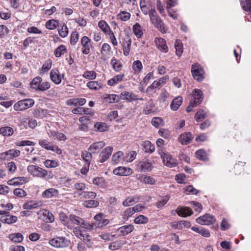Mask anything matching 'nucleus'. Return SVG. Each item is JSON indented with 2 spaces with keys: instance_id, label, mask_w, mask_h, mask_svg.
Here are the masks:
<instances>
[{
  "instance_id": "nucleus-1",
  "label": "nucleus",
  "mask_w": 251,
  "mask_h": 251,
  "mask_svg": "<svg viewBox=\"0 0 251 251\" xmlns=\"http://www.w3.org/2000/svg\"><path fill=\"white\" fill-rule=\"evenodd\" d=\"M60 217L63 224L70 229L75 227L76 225L80 226V223L82 222V218L75 215H70L68 217L64 214H62Z\"/></svg>"
},
{
  "instance_id": "nucleus-2",
  "label": "nucleus",
  "mask_w": 251,
  "mask_h": 251,
  "mask_svg": "<svg viewBox=\"0 0 251 251\" xmlns=\"http://www.w3.org/2000/svg\"><path fill=\"white\" fill-rule=\"evenodd\" d=\"M27 171L33 177L49 179L52 176L48 175V171L38 166L29 165L27 167Z\"/></svg>"
},
{
  "instance_id": "nucleus-3",
  "label": "nucleus",
  "mask_w": 251,
  "mask_h": 251,
  "mask_svg": "<svg viewBox=\"0 0 251 251\" xmlns=\"http://www.w3.org/2000/svg\"><path fill=\"white\" fill-rule=\"evenodd\" d=\"M30 86L35 91L44 92L50 87V84L48 81L42 82V78L37 76L32 79L30 82Z\"/></svg>"
},
{
  "instance_id": "nucleus-4",
  "label": "nucleus",
  "mask_w": 251,
  "mask_h": 251,
  "mask_svg": "<svg viewBox=\"0 0 251 251\" xmlns=\"http://www.w3.org/2000/svg\"><path fill=\"white\" fill-rule=\"evenodd\" d=\"M158 151L161 155V157L165 165L170 168L174 167L177 165V163L176 159L173 157L172 155L168 152H163L162 149L159 150Z\"/></svg>"
},
{
  "instance_id": "nucleus-5",
  "label": "nucleus",
  "mask_w": 251,
  "mask_h": 251,
  "mask_svg": "<svg viewBox=\"0 0 251 251\" xmlns=\"http://www.w3.org/2000/svg\"><path fill=\"white\" fill-rule=\"evenodd\" d=\"M34 104V100L32 99H25L18 101L13 106L15 111H21L31 107Z\"/></svg>"
},
{
  "instance_id": "nucleus-6",
  "label": "nucleus",
  "mask_w": 251,
  "mask_h": 251,
  "mask_svg": "<svg viewBox=\"0 0 251 251\" xmlns=\"http://www.w3.org/2000/svg\"><path fill=\"white\" fill-rule=\"evenodd\" d=\"M38 143L42 148L47 150L52 151L59 155L62 153V150L58 146L53 145L48 140L44 139H40L38 141Z\"/></svg>"
},
{
  "instance_id": "nucleus-7",
  "label": "nucleus",
  "mask_w": 251,
  "mask_h": 251,
  "mask_svg": "<svg viewBox=\"0 0 251 251\" xmlns=\"http://www.w3.org/2000/svg\"><path fill=\"white\" fill-rule=\"evenodd\" d=\"M191 72L195 79L201 81L204 78V71L202 67L198 63L192 65Z\"/></svg>"
},
{
  "instance_id": "nucleus-8",
  "label": "nucleus",
  "mask_w": 251,
  "mask_h": 251,
  "mask_svg": "<svg viewBox=\"0 0 251 251\" xmlns=\"http://www.w3.org/2000/svg\"><path fill=\"white\" fill-rule=\"evenodd\" d=\"M73 232L75 236L83 241L86 244L87 242H90V235L87 233L84 232L80 226L73 227Z\"/></svg>"
},
{
  "instance_id": "nucleus-9",
  "label": "nucleus",
  "mask_w": 251,
  "mask_h": 251,
  "mask_svg": "<svg viewBox=\"0 0 251 251\" xmlns=\"http://www.w3.org/2000/svg\"><path fill=\"white\" fill-rule=\"evenodd\" d=\"M81 51L83 54L87 55L90 53L91 48L92 47L91 41L86 36H84L81 39Z\"/></svg>"
},
{
  "instance_id": "nucleus-10",
  "label": "nucleus",
  "mask_w": 251,
  "mask_h": 251,
  "mask_svg": "<svg viewBox=\"0 0 251 251\" xmlns=\"http://www.w3.org/2000/svg\"><path fill=\"white\" fill-rule=\"evenodd\" d=\"M94 218L96 221L94 223L95 228H101L107 225L109 223V220L105 219L104 214L101 213L96 215Z\"/></svg>"
},
{
  "instance_id": "nucleus-11",
  "label": "nucleus",
  "mask_w": 251,
  "mask_h": 251,
  "mask_svg": "<svg viewBox=\"0 0 251 251\" xmlns=\"http://www.w3.org/2000/svg\"><path fill=\"white\" fill-rule=\"evenodd\" d=\"M50 244L55 248H63L68 246V240L65 237H56L50 240Z\"/></svg>"
},
{
  "instance_id": "nucleus-12",
  "label": "nucleus",
  "mask_w": 251,
  "mask_h": 251,
  "mask_svg": "<svg viewBox=\"0 0 251 251\" xmlns=\"http://www.w3.org/2000/svg\"><path fill=\"white\" fill-rule=\"evenodd\" d=\"M215 220L214 216L209 214H206L197 218L196 222L200 225H209L213 224Z\"/></svg>"
},
{
  "instance_id": "nucleus-13",
  "label": "nucleus",
  "mask_w": 251,
  "mask_h": 251,
  "mask_svg": "<svg viewBox=\"0 0 251 251\" xmlns=\"http://www.w3.org/2000/svg\"><path fill=\"white\" fill-rule=\"evenodd\" d=\"M20 154V151L18 150H9L0 154V158L1 159L10 160L18 157Z\"/></svg>"
},
{
  "instance_id": "nucleus-14",
  "label": "nucleus",
  "mask_w": 251,
  "mask_h": 251,
  "mask_svg": "<svg viewBox=\"0 0 251 251\" xmlns=\"http://www.w3.org/2000/svg\"><path fill=\"white\" fill-rule=\"evenodd\" d=\"M113 148L110 146L105 148L99 154V162L103 163L107 160L111 155Z\"/></svg>"
},
{
  "instance_id": "nucleus-15",
  "label": "nucleus",
  "mask_w": 251,
  "mask_h": 251,
  "mask_svg": "<svg viewBox=\"0 0 251 251\" xmlns=\"http://www.w3.org/2000/svg\"><path fill=\"white\" fill-rule=\"evenodd\" d=\"M43 205L42 201H30L25 203L23 207L25 210L37 209L41 207Z\"/></svg>"
},
{
  "instance_id": "nucleus-16",
  "label": "nucleus",
  "mask_w": 251,
  "mask_h": 251,
  "mask_svg": "<svg viewBox=\"0 0 251 251\" xmlns=\"http://www.w3.org/2000/svg\"><path fill=\"white\" fill-rule=\"evenodd\" d=\"M154 42L161 51L166 53L168 51L169 49L167 45L166 40L161 37H156L155 38Z\"/></svg>"
},
{
  "instance_id": "nucleus-17",
  "label": "nucleus",
  "mask_w": 251,
  "mask_h": 251,
  "mask_svg": "<svg viewBox=\"0 0 251 251\" xmlns=\"http://www.w3.org/2000/svg\"><path fill=\"white\" fill-rule=\"evenodd\" d=\"M113 172L115 175L127 176L132 173V170L129 168L119 167L115 169Z\"/></svg>"
},
{
  "instance_id": "nucleus-18",
  "label": "nucleus",
  "mask_w": 251,
  "mask_h": 251,
  "mask_svg": "<svg viewBox=\"0 0 251 251\" xmlns=\"http://www.w3.org/2000/svg\"><path fill=\"white\" fill-rule=\"evenodd\" d=\"M105 146V143L103 141L95 142L89 146L88 150L93 154L97 153Z\"/></svg>"
},
{
  "instance_id": "nucleus-19",
  "label": "nucleus",
  "mask_w": 251,
  "mask_h": 251,
  "mask_svg": "<svg viewBox=\"0 0 251 251\" xmlns=\"http://www.w3.org/2000/svg\"><path fill=\"white\" fill-rule=\"evenodd\" d=\"M50 78L55 84L58 85L61 83L62 77L60 75L59 71L57 69H52L50 72Z\"/></svg>"
},
{
  "instance_id": "nucleus-20",
  "label": "nucleus",
  "mask_w": 251,
  "mask_h": 251,
  "mask_svg": "<svg viewBox=\"0 0 251 251\" xmlns=\"http://www.w3.org/2000/svg\"><path fill=\"white\" fill-rule=\"evenodd\" d=\"M28 181V179L25 177H14L7 181V184L9 185L18 186L25 184Z\"/></svg>"
},
{
  "instance_id": "nucleus-21",
  "label": "nucleus",
  "mask_w": 251,
  "mask_h": 251,
  "mask_svg": "<svg viewBox=\"0 0 251 251\" xmlns=\"http://www.w3.org/2000/svg\"><path fill=\"white\" fill-rule=\"evenodd\" d=\"M59 192L58 190L54 188H49L45 190L42 194V198L44 199H50L57 197Z\"/></svg>"
},
{
  "instance_id": "nucleus-22",
  "label": "nucleus",
  "mask_w": 251,
  "mask_h": 251,
  "mask_svg": "<svg viewBox=\"0 0 251 251\" xmlns=\"http://www.w3.org/2000/svg\"><path fill=\"white\" fill-rule=\"evenodd\" d=\"M176 212L179 216L184 217L191 216L193 213L192 209L188 207L178 206L176 209Z\"/></svg>"
},
{
  "instance_id": "nucleus-23",
  "label": "nucleus",
  "mask_w": 251,
  "mask_h": 251,
  "mask_svg": "<svg viewBox=\"0 0 251 251\" xmlns=\"http://www.w3.org/2000/svg\"><path fill=\"white\" fill-rule=\"evenodd\" d=\"M138 168L141 172H150L152 170L153 166L151 162L149 161H142L138 164Z\"/></svg>"
},
{
  "instance_id": "nucleus-24",
  "label": "nucleus",
  "mask_w": 251,
  "mask_h": 251,
  "mask_svg": "<svg viewBox=\"0 0 251 251\" xmlns=\"http://www.w3.org/2000/svg\"><path fill=\"white\" fill-rule=\"evenodd\" d=\"M86 102V100L84 98L80 99H71L68 100L66 101V104L68 105H72L74 106H82Z\"/></svg>"
},
{
  "instance_id": "nucleus-25",
  "label": "nucleus",
  "mask_w": 251,
  "mask_h": 251,
  "mask_svg": "<svg viewBox=\"0 0 251 251\" xmlns=\"http://www.w3.org/2000/svg\"><path fill=\"white\" fill-rule=\"evenodd\" d=\"M173 228L178 229H182L184 227L189 228L191 224L189 222L186 221H181L179 222H174L171 224Z\"/></svg>"
},
{
  "instance_id": "nucleus-26",
  "label": "nucleus",
  "mask_w": 251,
  "mask_h": 251,
  "mask_svg": "<svg viewBox=\"0 0 251 251\" xmlns=\"http://www.w3.org/2000/svg\"><path fill=\"white\" fill-rule=\"evenodd\" d=\"M193 138V137L192 134L189 132H187L180 135L179 137V141L182 144L187 145L191 142Z\"/></svg>"
},
{
  "instance_id": "nucleus-27",
  "label": "nucleus",
  "mask_w": 251,
  "mask_h": 251,
  "mask_svg": "<svg viewBox=\"0 0 251 251\" xmlns=\"http://www.w3.org/2000/svg\"><path fill=\"white\" fill-rule=\"evenodd\" d=\"M193 97L194 100H196L197 104H200L203 100V94L201 90L200 89H194L193 92Z\"/></svg>"
},
{
  "instance_id": "nucleus-28",
  "label": "nucleus",
  "mask_w": 251,
  "mask_h": 251,
  "mask_svg": "<svg viewBox=\"0 0 251 251\" xmlns=\"http://www.w3.org/2000/svg\"><path fill=\"white\" fill-rule=\"evenodd\" d=\"M132 30L134 35L137 38H141L143 35L142 26L138 23H136L132 27Z\"/></svg>"
},
{
  "instance_id": "nucleus-29",
  "label": "nucleus",
  "mask_w": 251,
  "mask_h": 251,
  "mask_svg": "<svg viewBox=\"0 0 251 251\" xmlns=\"http://www.w3.org/2000/svg\"><path fill=\"white\" fill-rule=\"evenodd\" d=\"M131 44V39L128 37L123 41L122 46L123 48V53L126 56L129 54L130 50Z\"/></svg>"
},
{
  "instance_id": "nucleus-30",
  "label": "nucleus",
  "mask_w": 251,
  "mask_h": 251,
  "mask_svg": "<svg viewBox=\"0 0 251 251\" xmlns=\"http://www.w3.org/2000/svg\"><path fill=\"white\" fill-rule=\"evenodd\" d=\"M182 98L181 97H177L175 98L172 101L170 107L173 111L177 110L182 102Z\"/></svg>"
},
{
  "instance_id": "nucleus-31",
  "label": "nucleus",
  "mask_w": 251,
  "mask_h": 251,
  "mask_svg": "<svg viewBox=\"0 0 251 251\" xmlns=\"http://www.w3.org/2000/svg\"><path fill=\"white\" fill-rule=\"evenodd\" d=\"M134 228V226L132 225H128L119 227L118 231H119L122 235H126L131 233L133 230Z\"/></svg>"
},
{
  "instance_id": "nucleus-32",
  "label": "nucleus",
  "mask_w": 251,
  "mask_h": 251,
  "mask_svg": "<svg viewBox=\"0 0 251 251\" xmlns=\"http://www.w3.org/2000/svg\"><path fill=\"white\" fill-rule=\"evenodd\" d=\"M92 153L91 151H84L82 152L81 157L83 160L87 164L90 166L91 160L92 159Z\"/></svg>"
},
{
  "instance_id": "nucleus-33",
  "label": "nucleus",
  "mask_w": 251,
  "mask_h": 251,
  "mask_svg": "<svg viewBox=\"0 0 251 251\" xmlns=\"http://www.w3.org/2000/svg\"><path fill=\"white\" fill-rule=\"evenodd\" d=\"M98 26L105 34H109L111 31L110 27L107 23L104 20H100L98 23Z\"/></svg>"
},
{
  "instance_id": "nucleus-34",
  "label": "nucleus",
  "mask_w": 251,
  "mask_h": 251,
  "mask_svg": "<svg viewBox=\"0 0 251 251\" xmlns=\"http://www.w3.org/2000/svg\"><path fill=\"white\" fill-rule=\"evenodd\" d=\"M17 221V217L15 216H11L6 215L4 216H2L0 218V222L7 224H11L15 223Z\"/></svg>"
},
{
  "instance_id": "nucleus-35",
  "label": "nucleus",
  "mask_w": 251,
  "mask_h": 251,
  "mask_svg": "<svg viewBox=\"0 0 251 251\" xmlns=\"http://www.w3.org/2000/svg\"><path fill=\"white\" fill-rule=\"evenodd\" d=\"M191 229L203 237H209L210 235L209 231L202 227L193 226L191 227Z\"/></svg>"
},
{
  "instance_id": "nucleus-36",
  "label": "nucleus",
  "mask_w": 251,
  "mask_h": 251,
  "mask_svg": "<svg viewBox=\"0 0 251 251\" xmlns=\"http://www.w3.org/2000/svg\"><path fill=\"white\" fill-rule=\"evenodd\" d=\"M60 28L58 29V34L62 38L67 37L69 33V29L67 25L65 23H62L60 25Z\"/></svg>"
},
{
  "instance_id": "nucleus-37",
  "label": "nucleus",
  "mask_w": 251,
  "mask_h": 251,
  "mask_svg": "<svg viewBox=\"0 0 251 251\" xmlns=\"http://www.w3.org/2000/svg\"><path fill=\"white\" fill-rule=\"evenodd\" d=\"M145 151L148 153H152L155 151V147L149 141H145L142 144Z\"/></svg>"
},
{
  "instance_id": "nucleus-38",
  "label": "nucleus",
  "mask_w": 251,
  "mask_h": 251,
  "mask_svg": "<svg viewBox=\"0 0 251 251\" xmlns=\"http://www.w3.org/2000/svg\"><path fill=\"white\" fill-rule=\"evenodd\" d=\"M139 198L137 196L128 197L123 202V205L124 206H129L133 204V202L139 201Z\"/></svg>"
},
{
  "instance_id": "nucleus-39",
  "label": "nucleus",
  "mask_w": 251,
  "mask_h": 251,
  "mask_svg": "<svg viewBox=\"0 0 251 251\" xmlns=\"http://www.w3.org/2000/svg\"><path fill=\"white\" fill-rule=\"evenodd\" d=\"M9 239L15 243H21L23 240V236L22 234L20 233H15L9 235Z\"/></svg>"
},
{
  "instance_id": "nucleus-40",
  "label": "nucleus",
  "mask_w": 251,
  "mask_h": 251,
  "mask_svg": "<svg viewBox=\"0 0 251 251\" xmlns=\"http://www.w3.org/2000/svg\"><path fill=\"white\" fill-rule=\"evenodd\" d=\"M59 25V22L54 19L50 20L46 23V28L50 30L54 29Z\"/></svg>"
},
{
  "instance_id": "nucleus-41",
  "label": "nucleus",
  "mask_w": 251,
  "mask_h": 251,
  "mask_svg": "<svg viewBox=\"0 0 251 251\" xmlns=\"http://www.w3.org/2000/svg\"><path fill=\"white\" fill-rule=\"evenodd\" d=\"M124 75H118L116 76H114L113 78L110 79L108 81V85L110 86L115 85V84H117L118 83L122 81L124 77Z\"/></svg>"
},
{
  "instance_id": "nucleus-42",
  "label": "nucleus",
  "mask_w": 251,
  "mask_h": 251,
  "mask_svg": "<svg viewBox=\"0 0 251 251\" xmlns=\"http://www.w3.org/2000/svg\"><path fill=\"white\" fill-rule=\"evenodd\" d=\"M196 157L199 160L206 161L208 160V156L204 150L201 149L197 151L195 153Z\"/></svg>"
},
{
  "instance_id": "nucleus-43",
  "label": "nucleus",
  "mask_w": 251,
  "mask_h": 251,
  "mask_svg": "<svg viewBox=\"0 0 251 251\" xmlns=\"http://www.w3.org/2000/svg\"><path fill=\"white\" fill-rule=\"evenodd\" d=\"M44 164L48 168H56L59 166L58 162L55 160H46L44 162Z\"/></svg>"
},
{
  "instance_id": "nucleus-44",
  "label": "nucleus",
  "mask_w": 251,
  "mask_h": 251,
  "mask_svg": "<svg viewBox=\"0 0 251 251\" xmlns=\"http://www.w3.org/2000/svg\"><path fill=\"white\" fill-rule=\"evenodd\" d=\"M132 69L135 74H139L143 69V65L141 62L139 60L134 61L132 64Z\"/></svg>"
},
{
  "instance_id": "nucleus-45",
  "label": "nucleus",
  "mask_w": 251,
  "mask_h": 251,
  "mask_svg": "<svg viewBox=\"0 0 251 251\" xmlns=\"http://www.w3.org/2000/svg\"><path fill=\"white\" fill-rule=\"evenodd\" d=\"M13 133V129L9 126H4L0 128V134L4 136H10Z\"/></svg>"
},
{
  "instance_id": "nucleus-46",
  "label": "nucleus",
  "mask_w": 251,
  "mask_h": 251,
  "mask_svg": "<svg viewBox=\"0 0 251 251\" xmlns=\"http://www.w3.org/2000/svg\"><path fill=\"white\" fill-rule=\"evenodd\" d=\"M105 100L108 103H115L120 100V98L117 95L109 94L105 98Z\"/></svg>"
},
{
  "instance_id": "nucleus-47",
  "label": "nucleus",
  "mask_w": 251,
  "mask_h": 251,
  "mask_svg": "<svg viewBox=\"0 0 251 251\" xmlns=\"http://www.w3.org/2000/svg\"><path fill=\"white\" fill-rule=\"evenodd\" d=\"M123 152L121 151L116 152L112 157L113 162L116 164L118 163L123 160Z\"/></svg>"
},
{
  "instance_id": "nucleus-48",
  "label": "nucleus",
  "mask_w": 251,
  "mask_h": 251,
  "mask_svg": "<svg viewBox=\"0 0 251 251\" xmlns=\"http://www.w3.org/2000/svg\"><path fill=\"white\" fill-rule=\"evenodd\" d=\"M66 51V47L64 45H60L57 47L54 51V54L56 57H60L64 54Z\"/></svg>"
},
{
  "instance_id": "nucleus-49",
  "label": "nucleus",
  "mask_w": 251,
  "mask_h": 251,
  "mask_svg": "<svg viewBox=\"0 0 251 251\" xmlns=\"http://www.w3.org/2000/svg\"><path fill=\"white\" fill-rule=\"evenodd\" d=\"M111 50V47L109 44L107 43H104L102 47L101 50V54L104 56L106 57L110 54Z\"/></svg>"
},
{
  "instance_id": "nucleus-50",
  "label": "nucleus",
  "mask_w": 251,
  "mask_h": 251,
  "mask_svg": "<svg viewBox=\"0 0 251 251\" xmlns=\"http://www.w3.org/2000/svg\"><path fill=\"white\" fill-rule=\"evenodd\" d=\"M83 205L87 208L97 207L99 205V202L95 200H87L84 202Z\"/></svg>"
},
{
  "instance_id": "nucleus-51",
  "label": "nucleus",
  "mask_w": 251,
  "mask_h": 251,
  "mask_svg": "<svg viewBox=\"0 0 251 251\" xmlns=\"http://www.w3.org/2000/svg\"><path fill=\"white\" fill-rule=\"evenodd\" d=\"M175 47L176 49V53L178 56H180L183 52L182 44L180 40H176L175 42Z\"/></svg>"
},
{
  "instance_id": "nucleus-52",
  "label": "nucleus",
  "mask_w": 251,
  "mask_h": 251,
  "mask_svg": "<svg viewBox=\"0 0 251 251\" xmlns=\"http://www.w3.org/2000/svg\"><path fill=\"white\" fill-rule=\"evenodd\" d=\"M79 226L81 227V229H84L86 230H91L94 228V227H95L94 223L90 224L84 221L82 219V222L80 223Z\"/></svg>"
},
{
  "instance_id": "nucleus-53",
  "label": "nucleus",
  "mask_w": 251,
  "mask_h": 251,
  "mask_svg": "<svg viewBox=\"0 0 251 251\" xmlns=\"http://www.w3.org/2000/svg\"><path fill=\"white\" fill-rule=\"evenodd\" d=\"M206 117V112L203 109L199 110L195 114V119L197 122H201Z\"/></svg>"
},
{
  "instance_id": "nucleus-54",
  "label": "nucleus",
  "mask_w": 251,
  "mask_h": 251,
  "mask_svg": "<svg viewBox=\"0 0 251 251\" xmlns=\"http://www.w3.org/2000/svg\"><path fill=\"white\" fill-rule=\"evenodd\" d=\"M87 86L93 90H99L101 88V86L100 83L97 81H92L87 83Z\"/></svg>"
},
{
  "instance_id": "nucleus-55",
  "label": "nucleus",
  "mask_w": 251,
  "mask_h": 251,
  "mask_svg": "<svg viewBox=\"0 0 251 251\" xmlns=\"http://www.w3.org/2000/svg\"><path fill=\"white\" fill-rule=\"evenodd\" d=\"M140 177L143 179V182L146 184L153 185L155 183V180L151 176L142 175Z\"/></svg>"
},
{
  "instance_id": "nucleus-56",
  "label": "nucleus",
  "mask_w": 251,
  "mask_h": 251,
  "mask_svg": "<svg viewBox=\"0 0 251 251\" xmlns=\"http://www.w3.org/2000/svg\"><path fill=\"white\" fill-rule=\"evenodd\" d=\"M122 99L124 100L131 101L135 100V96L129 92H123L121 94Z\"/></svg>"
},
{
  "instance_id": "nucleus-57",
  "label": "nucleus",
  "mask_w": 251,
  "mask_h": 251,
  "mask_svg": "<svg viewBox=\"0 0 251 251\" xmlns=\"http://www.w3.org/2000/svg\"><path fill=\"white\" fill-rule=\"evenodd\" d=\"M117 17L123 21H127L130 18V14L125 11H123L118 14Z\"/></svg>"
},
{
  "instance_id": "nucleus-58",
  "label": "nucleus",
  "mask_w": 251,
  "mask_h": 251,
  "mask_svg": "<svg viewBox=\"0 0 251 251\" xmlns=\"http://www.w3.org/2000/svg\"><path fill=\"white\" fill-rule=\"evenodd\" d=\"M241 4L245 11L251 12V0H245V1L242 0Z\"/></svg>"
},
{
  "instance_id": "nucleus-59",
  "label": "nucleus",
  "mask_w": 251,
  "mask_h": 251,
  "mask_svg": "<svg viewBox=\"0 0 251 251\" xmlns=\"http://www.w3.org/2000/svg\"><path fill=\"white\" fill-rule=\"evenodd\" d=\"M148 222V218L143 215H139L134 219V223L136 224H146Z\"/></svg>"
},
{
  "instance_id": "nucleus-60",
  "label": "nucleus",
  "mask_w": 251,
  "mask_h": 251,
  "mask_svg": "<svg viewBox=\"0 0 251 251\" xmlns=\"http://www.w3.org/2000/svg\"><path fill=\"white\" fill-rule=\"evenodd\" d=\"M79 34L77 31H73L71 36L70 43L72 45H75L78 41Z\"/></svg>"
},
{
  "instance_id": "nucleus-61",
  "label": "nucleus",
  "mask_w": 251,
  "mask_h": 251,
  "mask_svg": "<svg viewBox=\"0 0 251 251\" xmlns=\"http://www.w3.org/2000/svg\"><path fill=\"white\" fill-rule=\"evenodd\" d=\"M35 144L34 142L29 140L20 141L16 143L18 146H34Z\"/></svg>"
},
{
  "instance_id": "nucleus-62",
  "label": "nucleus",
  "mask_w": 251,
  "mask_h": 251,
  "mask_svg": "<svg viewBox=\"0 0 251 251\" xmlns=\"http://www.w3.org/2000/svg\"><path fill=\"white\" fill-rule=\"evenodd\" d=\"M94 127L100 132L104 131L107 128L106 124L104 123H97L95 124Z\"/></svg>"
},
{
  "instance_id": "nucleus-63",
  "label": "nucleus",
  "mask_w": 251,
  "mask_h": 251,
  "mask_svg": "<svg viewBox=\"0 0 251 251\" xmlns=\"http://www.w3.org/2000/svg\"><path fill=\"white\" fill-rule=\"evenodd\" d=\"M169 200V197L166 196L164 197L161 200L158 201L156 205L158 208H162L164 205L166 204Z\"/></svg>"
},
{
  "instance_id": "nucleus-64",
  "label": "nucleus",
  "mask_w": 251,
  "mask_h": 251,
  "mask_svg": "<svg viewBox=\"0 0 251 251\" xmlns=\"http://www.w3.org/2000/svg\"><path fill=\"white\" fill-rule=\"evenodd\" d=\"M97 74L94 71H87L82 75L83 77L88 79H94Z\"/></svg>"
}]
</instances>
